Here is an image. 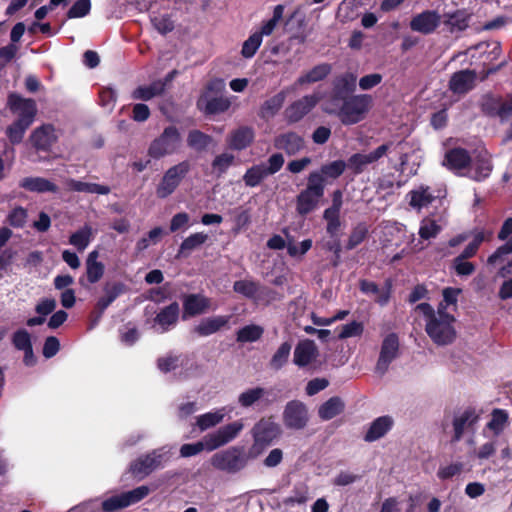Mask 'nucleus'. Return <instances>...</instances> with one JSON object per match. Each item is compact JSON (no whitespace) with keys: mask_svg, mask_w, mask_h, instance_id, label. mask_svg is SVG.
<instances>
[{"mask_svg":"<svg viewBox=\"0 0 512 512\" xmlns=\"http://www.w3.org/2000/svg\"><path fill=\"white\" fill-rule=\"evenodd\" d=\"M373 105V98L369 94L352 95L342 101L337 116L341 123L350 126L363 121Z\"/></svg>","mask_w":512,"mask_h":512,"instance_id":"obj_1","label":"nucleus"},{"mask_svg":"<svg viewBox=\"0 0 512 512\" xmlns=\"http://www.w3.org/2000/svg\"><path fill=\"white\" fill-rule=\"evenodd\" d=\"M251 432L253 444L249 449V455L256 458L280 436L281 429L271 418H261Z\"/></svg>","mask_w":512,"mask_h":512,"instance_id":"obj_2","label":"nucleus"},{"mask_svg":"<svg viewBox=\"0 0 512 512\" xmlns=\"http://www.w3.org/2000/svg\"><path fill=\"white\" fill-rule=\"evenodd\" d=\"M181 143L182 136L179 129L169 125L150 143L148 155L156 160L173 155L179 150Z\"/></svg>","mask_w":512,"mask_h":512,"instance_id":"obj_3","label":"nucleus"},{"mask_svg":"<svg viewBox=\"0 0 512 512\" xmlns=\"http://www.w3.org/2000/svg\"><path fill=\"white\" fill-rule=\"evenodd\" d=\"M250 458L244 447L233 446L215 453L211 458V465L217 470L234 474L242 470Z\"/></svg>","mask_w":512,"mask_h":512,"instance_id":"obj_4","label":"nucleus"},{"mask_svg":"<svg viewBox=\"0 0 512 512\" xmlns=\"http://www.w3.org/2000/svg\"><path fill=\"white\" fill-rule=\"evenodd\" d=\"M285 163L281 153H274L267 159V162L254 164L248 168L243 175V181L247 187L259 186L268 176L279 172Z\"/></svg>","mask_w":512,"mask_h":512,"instance_id":"obj_5","label":"nucleus"},{"mask_svg":"<svg viewBox=\"0 0 512 512\" xmlns=\"http://www.w3.org/2000/svg\"><path fill=\"white\" fill-rule=\"evenodd\" d=\"M321 180L316 175L307 177V186L296 196V212L306 216L316 209L320 199L324 196Z\"/></svg>","mask_w":512,"mask_h":512,"instance_id":"obj_6","label":"nucleus"},{"mask_svg":"<svg viewBox=\"0 0 512 512\" xmlns=\"http://www.w3.org/2000/svg\"><path fill=\"white\" fill-rule=\"evenodd\" d=\"M190 169L191 165L187 160L170 167L156 187L157 197L165 199L170 196L180 185L182 179L189 173Z\"/></svg>","mask_w":512,"mask_h":512,"instance_id":"obj_7","label":"nucleus"},{"mask_svg":"<svg viewBox=\"0 0 512 512\" xmlns=\"http://www.w3.org/2000/svg\"><path fill=\"white\" fill-rule=\"evenodd\" d=\"M479 107L488 117L505 119L512 115V92L506 96V100L501 96L486 93L481 97Z\"/></svg>","mask_w":512,"mask_h":512,"instance_id":"obj_8","label":"nucleus"},{"mask_svg":"<svg viewBox=\"0 0 512 512\" xmlns=\"http://www.w3.org/2000/svg\"><path fill=\"white\" fill-rule=\"evenodd\" d=\"M454 322L455 320L439 319L436 317L426 322L425 331L435 344L439 346L449 345L456 338Z\"/></svg>","mask_w":512,"mask_h":512,"instance_id":"obj_9","label":"nucleus"},{"mask_svg":"<svg viewBox=\"0 0 512 512\" xmlns=\"http://www.w3.org/2000/svg\"><path fill=\"white\" fill-rule=\"evenodd\" d=\"M7 106L17 116V121L32 125L36 114L37 105L31 98H23L17 93H10L7 98Z\"/></svg>","mask_w":512,"mask_h":512,"instance_id":"obj_10","label":"nucleus"},{"mask_svg":"<svg viewBox=\"0 0 512 512\" xmlns=\"http://www.w3.org/2000/svg\"><path fill=\"white\" fill-rule=\"evenodd\" d=\"M393 142H387L380 146H378L375 150L365 154V153H354L347 160V168L352 171L353 174L359 175L364 172L366 167L370 164H373L384 157L390 148L392 147Z\"/></svg>","mask_w":512,"mask_h":512,"instance_id":"obj_11","label":"nucleus"},{"mask_svg":"<svg viewBox=\"0 0 512 512\" xmlns=\"http://www.w3.org/2000/svg\"><path fill=\"white\" fill-rule=\"evenodd\" d=\"M399 337L396 333H389L382 341L379 357L376 363V372L384 375L389 365L399 356Z\"/></svg>","mask_w":512,"mask_h":512,"instance_id":"obj_12","label":"nucleus"},{"mask_svg":"<svg viewBox=\"0 0 512 512\" xmlns=\"http://www.w3.org/2000/svg\"><path fill=\"white\" fill-rule=\"evenodd\" d=\"M309 416L306 405L299 400L289 401L283 411V422L286 428L293 430L304 429Z\"/></svg>","mask_w":512,"mask_h":512,"instance_id":"obj_13","label":"nucleus"},{"mask_svg":"<svg viewBox=\"0 0 512 512\" xmlns=\"http://www.w3.org/2000/svg\"><path fill=\"white\" fill-rule=\"evenodd\" d=\"M244 425L241 420L220 427L216 432L206 435L207 451H213L238 436Z\"/></svg>","mask_w":512,"mask_h":512,"instance_id":"obj_14","label":"nucleus"},{"mask_svg":"<svg viewBox=\"0 0 512 512\" xmlns=\"http://www.w3.org/2000/svg\"><path fill=\"white\" fill-rule=\"evenodd\" d=\"M318 102L319 97L315 94L303 96L302 98L292 102L285 109V120L289 124L299 122L315 108Z\"/></svg>","mask_w":512,"mask_h":512,"instance_id":"obj_15","label":"nucleus"},{"mask_svg":"<svg viewBox=\"0 0 512 512\" xmlns=\"http://www.w3.org/2000/svg\"><path fill=\"white\" fill-rule=\"evenodd\" d=\"M162 461L163 455L154 450L131 462L129 471L141 480L159 468L162 465Z\"/></svg>","mask_w":512,"mask_h":512,"instance_id":"obj_16","label":"nucleus"},{"mask_svg":"<svg viewBox=\"0 0 512 512\" xmlns=\"http://www.w3.org/2000/svg\"><path fill=\"white\" fill-rule=\"evenodd\" d=\"M343 204V193L337 189L332 194V205L323 212V219L327 222L326 232L331 237L338 235L341 226L340 211Z\"/></svg>","mask_w":512,"mask_h":512,"instance_id":"obj_17","label":"nucleus"},{"mask_svg":"<svg viewBox=\"0 0 512 512\" xmlns=\"http://www.w3.org/2000/svg\"><path fill=\"white\" fill-rule=\"evenodd\" d=\"M476 80L477 73L475 70L464 69L452 74L448 87L453 94L464 95L474 89Z\"/></svg>","mask_w":512,"mask_h":512,"instance_id":"obj_18","label":"nucleus"},{"mask_svg":"<svg viewBox=\"0 0 512 512\" xmlns=\"http://www.w3.org/2000/svg\"><path fill=\"white\" fill-rule=\"evenodd\" d=\"M441 23V17L435 10H425L415 15L410 21V28L415 32L428 35L433 33Z\"/></svg>","mask_w":512,"mask_h":512,"instance_id":"obj_19","label":"nucleus"},{"mask_svg":"<svg viewBox=\"0 0 512 512\" xmlns=\"http://www.w3.org/2000/svg\"><path fill=\"white\" fill-rule=\"evenodd\" d=\"M55 128L51 124H43L36 128L30 135L32 146L38 151L49 152L57 142Z\"/></svg>","mask_w":512,"mask_h":512,"instance_id":"obj_20","label":"nucleus"},{"mask_svg":"<svg viewBox=\"0 0 512 512\" xmlns=\"http://www.w3.org/2000/svg\"><path fill=\"white\" fill-rule=\"evenodd\" d=\"M273 145L276 149L283 150L288 156H293L304 148L305 142L296 132L288 131L277 135Z\"/></svg>","mask_w":512,"mask_h":512,"instance_id":"obj_21","label":"nucleus"},{"mask_svg":"<svg viewBox=\"0 0 512 512\" xmlns=\"http://www.w3.org/2000/svg\"><path fill=\"white\" fill-rule=\"evenodd\" d=\"M356 89V76L353 73H345L333 81L331 100L344 101L350 98Z\"/></svg>","mask_w":512,"mask_h":512,"instance_id":"obj_22","label":"nucleus"},{"mask_svg":"<svg viewBox=\"0 0 512 512\" xmlns=\"http://www.w3.org/2000/svg\"><path fill=\"white\" fill-rule=\"evenodd\" d=\"M179 314V304L178 302L174 301L160 309V311L154 317L153 323L154 325H158L160 327L161 333L167 332L177 324L179 320Z\"/></svg>","mask_w":512,"mask_h":512,"instance_id":"obj_23","label":"nucleus"},{"mask_svg":"<svg viewBox=\"0 0 512 512\" xmlns=\"http://www.w3.org/2000/svg\"><path fill=\"white\" fill-rule=\"evenodd\" d=\"M210 308V299L201 294H187L183 298V315L187 318L200 315Z\"/></svg>","mask_w":512,"mask_h":512,"instance_id":"obj_24","label":"nucleus"},{"mask_svg":"<svg viewBox=\"0 0 512 512\" xmlns=\"http://www.w3.org/2000/svg\"><path fill=\"white\" fill-rule=\"evenodd\" d=\"M231 316L219 315L203 318L200 323L194 327V332L201 337L212 335L224 328H228Z\"/></svg>","mask_w":512,"mask_h":512,"instance_id":"obj_25","label":"nucleus"},{"mask_svg":"<svg viewBox=\"0 0 512 512\" xmlns=\"http://www.w3.org/2000/svg\"><path fill=\"white\" fill-rule=\"evenodd\" d=\"M103 295L98 298V308L105 311L120 295L127 292L128 287L121 281H107L103 285Z\"/></svg>","mask_w":512,"mask_h":512,"instance_id":"obj_26","label":"nucleus"},{"mask_svg":"<svg viewBox=\"0 0 512 512\" xmlns=\"http://www.w3.org/2000/svg\"><path fill=\"white\" fill-rule=\"evenodd\" d=\"M478 420L479 415L476 413L475 409L471 407L465 409L460 416L454 417L452 422L454 434L451 438V442H459L463 437L465 428L473 427Z\"/></svg>","mask_w":512,"mask_h":512,"instance_id":"obj_27","label":"nucleus"},{"mask_svg":"<svg viewBox=\"0 0 512 512\" xmlns=\"http://www.w3.org/2000/svg\"><path fill=\"white\" fill-rule=\"evenodd\" d=\"M471 164V156L469 152L461 147L448 150L445 153L443 165L451 171H459L466 169Z\"/></svg>","mask_w":512,"mask_h":512,"instance_id":"obj_28","label":"nucleus"},{"mask_svg":"<svg viewBox=\"0 0 512 512\" xmlns=\"http://www.w3.org/2000/svg\"><path fill=\"white\" fill-rule=\"evenodd\" d=\"M347 168V163L344 160H335L330 163L324 164L317 171H312L308 176L316 175L320 178V184L325 190L326 185L329 183L328 180H335L339 178Z\"/></svg>","mask_w":512,"mask_h":512,"instance_id":"obj_29","label":"nucleus"},{"mask_svg":"<svg viewBox=\"0 0 512 512\" xmlns=\"http://www.w3.org/2000/svg\"><path fill=\"white\" fill-rule=\"evenodd\" d=\"M318 356V349L314 341L306 339L300 341L294 350L293 362L298 367L308 366Z\"/></svg>","mask_w":512,"mask_h":512,"instance_id":"obj_30","label":"nucleus"},{"mask_svg":"<svg viewBox=\"0 0 512 512\" xmlns=\"http://www.w3.org/2000/svg\"><path fill=\"white\" fill-rule=\"evenodd\" d=\"M19 187L22 189L33 192V193H58L59 187L52 181L43 178V177H25L23 178L20 183Z\"/></svg>","mask_w":512,"mask_h":512,"instance_id":"obj_31","label":"nucleus"},{"mask_svg":"<svg viewBox=\"0 0 512 512\" xmlns=\"http://www.w3.org/2000/svg\"><path fill=\"white\" fill-rule=\"evenodd\" d=\"M231 103L224 97L208 98L206 93L201 94L197 100L198 109L202 110L206 115H216L227 111Z\"/></svg>","mask_w":512,"mask_h":512,"instance_id":"obj_32","label":"nucleus"},{"mask_svg":"<svg viewBox=\"0 0 512 512\" xmlns=\"http://www.w3.org/2000/svg\"><path fill=\"white\" fill-rule=\"evenodd\" d=\"M253 140V129L248 126H242L231 132L228 139V145L233 150L241 151L249 147Z\"/></svg>","mask_w":512,"mask_h":512,"instance_id":"obj_33","label":"nucleus"},{"mask_svg":"<svg viewBox=\"0 0 512 512\" xmlns=\"http://www.w3.org/2000/svg\"><path fill=\"white\" fill-rule=\"evenodd\" d=\"M332 67L328 63H321L314 66L308 72L302 74L294 83L295 87L312 84L324 80L330 73Z\"/></svg>","mask_w":512,"mask_h":512,"instance_id":"obj_34","label":"nucleus"},{"mask_svg":"<svg viewBox=\"0 0 512 512\" xmlns=\"http://www.w3.org/2000/svg\"><path fill=\"white\" fill-rule=\"evenodd\" d=\"M393 426V420L390 416L385 415L376 418L370 425L364 436L366 442H373L382 438Z\"/></svg>","mask_w":512,"mask_h":512,"instance_id":"obj_35","label":"nucleus"},{"mask_svg":"<svg viewBox=\"0 0 512 512\" xmlns=\"http://www.w3.org/2000/svg\"><path fill=\"white\" fill-rule=\"evenodd\" d=\"M98 256V251L93 250L86 259V278L89 284H95L100 281L105 272L104 264L97 261Z\"/></svg>","mask_w":512,"mask_h":512,"instance_id":"obj_36","label":"nucleus"},{"mask_svg":"<svg viewBox=\"0 0 512 512\" xmlns=\"http://www.w3.org/2000/svg\"><path fill=\"white\" fill-rule=\"evenodd\" d=\"M345 409V403L339 396H333L318 408V416L324 421L340 415Z\"/></svg>","mask_w":512,"mask_h":512,"instance_id":"obj_37","label":"nucleus"},{"mask_svg":"<svg viewBox=\"0 0 512 512\" xmlns=\"http://www.w3.org/2000/svg\"><path fill=\"white\" fill-rule=\"evenodd\" d=\"M471 16L466 9H458L445 14L444 24L449 26L451 31H464L469 27Z\"/></svg>","mask_w":512,"mask_h":512,"instance_id":"obj_38","label":"nucleus"},{"mask_svg":"<svg viewBox=\"0 0 512 512\" xmlns=\"http://www.w3.org/2000/svg\"><path fill=\"white\" fill-rule=\"evenodd\" d=\"M66 186L69 190L75 192H84L91 194L107 195L110 193V187L97 183H88L76 179H68Z\"/></svg>","mask_w":512,"mask_h":512,"instance_id":"obj_39","label":"nucleus"},{"mask_svg":"<svg viewBox=\"0 0 512 512\" xmlns=\"http://www.w3.org/2000/svg\"><path fill=\"white\" fill-rule=\"evenodd\" d=\"M208 240V235L196 232L185 238L178 249L176 258L188 257L190 253L203 245Z\"/></svg>","mask_w":512,"mask_h":512,"instance_id":"obj_40","label":"nucleus"},{"mask_svg":"<svg viewBox=\"0 0 512 512\" xmlns=\"http://www.w3.org/2000/svg\"><path fill=\"white\" fill-rule=\"evenodd\" d=\"M164 92V84L153 81L149 85L138 86L133 90L131 97L134 100H142L149 101L154 97L163 95Z\"/></svg>","mask_w":512,"mask_h":512,"instance_id":"obj_41","label":"nucleus"},{"mask_svg":"<svg viewBox=\"0 0 512 512\" xmlns=\"http://www.w3.org/2000/svg\"><path fill=\"white\" fill-rule=\"evenodd\" d=\"M213 138L197 129L191 130L187 136V145L197 152L206 150L212 143Z\"/></svg>","mask_w":512,"mask_h":512,"instance_id":"obj_42","label":"nucleus"},{"mask_svg":"<svg viewBox=\"0 0 512 512\" xmlns=\"http://www.w3.org/2000/svg\"><path fill=\"white\" fill-rule=\"evenodd\" d=\"M291 349L292 344L289 341L283 342L271 357L270 368L275 371L282 369L288 362Z\"/></svg>","mask_w":512,"mask_h":512,"instance_id":"obj_43","label":"nucleus"},{"mask_svg":"<svg viewBox=\"0 0 512 512\" xmlns=\"http://www.w3.org/2000/svg\"><path fill=\"white\" fill-rule=\"evenodd\" d=\"M368 235L369 230L367 224L365 222L358 223L351 230V233L345 246L346 250H353L354 248L359 246L362 242H364Z\"/></svg>","mask_w":512,"mask_h":512,"instance_id":"obj_44","label":"nucleus"},{"mask_svg":"<svg viewBox=\"0 0 512 512\" xmlns=\"http://www.w3.org/2000/svg\"><path fill=\"white\" fill-rule=\"evenodd\" d=\"M509 416L506 410L495 408L491 413V419L487 423V428L494 432V434H500L506 425L508 424Z\"/></svg>","mask_w":512,"mask_h":512,"instance_id":"obj_45","label":"nucleus"},{"mask_svg":"<svg viewBox=\"0 0 512 512\" xmlns=\"http://www.w3.org/2000/svg\"><path fill=\"white\" fill-rule=\"evenodd\" d=\"M264 333V329L261 326L250 324L240 328L236 333V339L238 342H255L259 340Z\"/></svg>","mask_w":512,"mask_h":512,"instance_id":"obj_46","label":"nucleus"},{"mask_svg":"<svg viewBox=\"0 0 512 512\" xmlns=\"http://www.w3.org/2000/svg\"><path fill=\"white\" fill-rule=\"evenodd\" d=\"M286 99V92L284 90L278 92L274 96L267 99L261 106V111L264 115L274 116L282 108Z\"/></svg>","mask_w":512,"mask_h":512,"instance_id":"obj_47","label":"nucleus"},{"mask_svg":"<svg viewBox=\"0 0 512 512\" xmlns=\"http://www.w3.org/2000/svg\"><path fill=\"white\" fill-rule=\"evenodd\" d=\"M92 228L85 225L83 228L72 233L69 237V243L75 246L79 251H83L90 243Z\"/></svg>","mask_w":512,"mask_h":512,"instance_id":"obj_48","label":"nucleus"},{"mask_svg":"<svg viewBox=\"0 0 512 512\" xmlns=\"http://www.w3.org/2000/svg\"><path fill=\"white\" fill-rule=\"evenodd\" d=\"M308 500V487L304 484L295 485L292 495L283 499L286 507H294L295 505L305 504Z\"/></svg>","mask_w":512,"mask_h":512,"instance_id":"obj_49","label":"nucleus"},{"mask_svg":"<svg viewBox=\"0 0 512 512\" xmlns=\"http://www.w3.org/2000/svg\"><path fill=\"white\" fill-rule=\"evenodd\" d=\"M259 283L251 280H238L233 284V290L246 298L254 299L259 291Z\"/></svg>","mask_w":512,"mask_h":512,"instance_id":"obj_50","label":"nucleus"},{"mask_svg":"<svg viewBox=\"0 0 512 512\" xmlns=\"http://www.w3.org/2000/svg\"><path fill=\"white\" fill-rule=\"evenodd\" d=\"M474 169H475V177L474 179L476 181H483L487 177H489L490 173L492 172L493 165L489 157L487 155H479L477 156L475 163H474Z\"/></svg>","mask_w":512,"mask_h":512,"instance_id":"obj_51","label":"nucleus"},{"mask_svg":"<svg viewBox=\"0 0 512 512\" xmlns=\"http://www.w3.org/2000/svg\"><path fill=\"white\" fill-rule=\"evenodd\" d=\"M31 125L15 120L6 129V135L12 145L20 144L24 138L25 132Z\"/></svg>","mask_w":512,"mask_h":512,"instance_id":"obj_52","label":"nucleus"},{"mask_svg":"<svg viewBox=\"0 0 512 512\" xmlns=\"http://www.w3.org/2000/svg\"><path fill=\"white\" fill-rule=\"evenodd\" d=\"M150 20L153 27L162 35L174 30V21L169 14H154Z\"/></svg>","mask_w":512,"mask_h":512,"instance_id":"obj_53","label":"nucleus"},{"mask_svg":"<svg viewBox=\"0 0 512 512\" xmlns=\"http://www.w3.org/2000/svg\"><path fill=\"white\" fill-rule=\"evenodd\" d=\"M266 391L262 387H255L242 392L238 397V403L244 408L252 406L254 403L259 401Z\"/></svg>","mask_w":512,"mask_h":512,"instance_id":"obj_54","label":"nucleus"},{"mask_svg":"<svg viewBox=\"0 0 512 512\" xmlns=\"http://www.w3.org/2000/svg\"><path fill=\"white\" fill-rule=\"evenodd\" d=\"M224 414L220 411L208 412L197 417V426L201 431H205L222 422Z\"/></svg>","mask_w":512,"mask_h":512,"instance_id":"obj_55","label":"nucleus"},{"mask_svg":"<svg viewBox=\"0 0 512 512\" xmlns=\"http://www.w3.org/2000/svg\"><path fill=\"white\" fill-rule=\"evenodd\" d=\"M262 43V37L260 34H256L255 32L246 39L242 45L241 55L246 58H252Z\"/></svg>","mask_w":512,"mask_h":512,"instance_id":"obj_56","label":"nucleus"},{"mask_svg":"<svg viewBox=\"0 0 512 512\" xmlns=\"http://www.w3.org/2000/svg\"><path fill=\"white\" fill-rule=\"evenodd\" d=\"M234 159V155L229 153H222L214 158L212 168L217 173L218 177L227 172L229 167L233 164Z\"/></svg>","mask_w":512,"mask_h":512,"instance_id":"obj_57","label":"nucleus"},{"mask_svg":"<svg viewBox=\"0 0 512 512\" xmlns=\"http://www.w3.org/2000/svg\"><path fill=\"white\" fill-rule=\"evenodd\" d=\"M410 205L414 208H422L434 201V196L428 191V188L411 191Z\"/></svg>","mask_w":512,"mask_h":512,"instance_id":"obj_58","label":"nucleus"},{"mask_svg":"<svg viewBox=\"0 0 512 512\" xmlns=\"http://www.w3.org/2000/svg\"><path fill=\"white\" fill-rule=\"evenodd\" d=\"M441 231V226L433 219L425 218L419 228V236L422 239L429 240L436 237Z\"/></svg>","mask_w":512,"mask_h":512,"instance_id":"obj_59","label":"nucleus"},{"mask_svg":"<svg viewBox=\"0 0 512 512\" xmlns=\"http://www.w3.org/2000/svg\"><path fill=\"white\" fill-rule=\"evenodd\" d=\"M150 493V489L147 486H139L133 490L121 493L125 502L126 507L140 502Z\"/></svg>","mask_w":512,"mask_h":512,"instance_id":"obj_60","label":"nucleus"},{"mask_svg":"<svg viewBox=\"0 0 512 512\" xmlns=\"http://www.w3.org/2000/svg\"><path fill=\"white\" fill-rule=\"evenodd\" d=\"M451 267L454 269L457 276H470L476 271V266L473 262L458 256L452 260Z\"/></svg>","mask_w":512,"mask_h":512,"instance_id":"obj_61","label":"nucleus"},{"mask_svg":"<svg viewBox=\"0 0 512 512\" xmlns=\"http://www.w3.org/2000/svg\"><path fill=\"white\" fill-rule=\"evenodd\" d=\"M484 241H485V234H484V232H482V231L478 232L477 234H475L473 240L458 255V257L466 259V260L474 257L477 254L481 244Z\"/></svg>","mask_w":512,"mask_h":512,"instance_id":"obj_62","label":"nucleus"},{"mask_svg":"<svg viewBox=\"0 0 512 512\" xmlns=\"http://www.w3.org/2000/svg\"><path fill=\"white\" fill-rule=\"evenodd\" d=\"M364 331V326L361 322L352 321L348 324L342 325L338 334V339L343 340L351 337L361 336Z\"/></svg>","mask_w":512,"mask_h":512,"instance_id":"obj_63","label":"nucleus"},{"mask_svg":"<svg viewBox=\"0 0 512 512\" xmlns=\"http://www.w3.org/2000/svg\"><path fill=\"white\" fill-rule=\"evenodd\" d=\"M91 10L90 0H77L68 10L67 17L69 19L82 18L89 14Z\"/></svg>","mask_w":512,"mask_h":512,"instance_id":"obj_64","label":"nucleus"}]
</instances>
